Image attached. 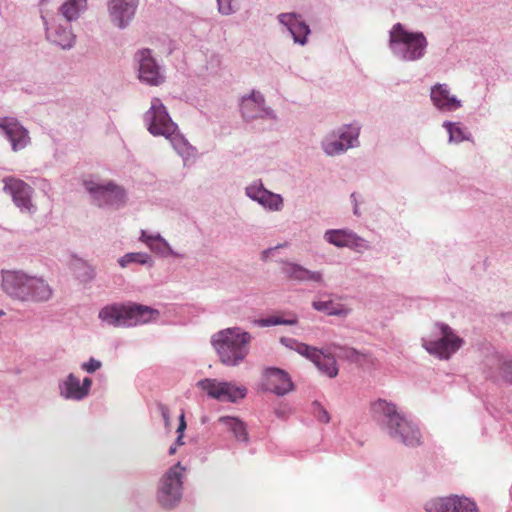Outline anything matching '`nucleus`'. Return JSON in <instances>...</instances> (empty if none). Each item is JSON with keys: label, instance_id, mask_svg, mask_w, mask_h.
<instances>
[{"label": "nucleus", "instance_id": "nucleus-13", "mask_svg": "<svg viewBox=\"0 0 512 512\" xmlns=\"http://www.w3.org/2000/svg\"><path fill=\"white\" fill-rule=\"evenodd\" d=\"M262 388L276 395H284L293 390V383L288 375L279 368H267L263 373Z\"/></svg>", "mask_w": 512, "mask_h": 512}, {"label": "nucleus", "instance_id": "nucleus-30", "mask_svg": "<svg viewBox=\"0 0 512 512\" xmlns=\"http://www.w3.org/2000/svg\"><path fill=\"white\" fill-rule=\"evenodd\" d=\"M71 268L80 282L86 283L94 278V269L81 259H75L71 264Z\"/></svg>", "mask_w": 512, "mask_h": 512}, {"label": "nucleus", "instance_id": "nucleus-4", "mask_svg": "<svg viewBox=\"0 0 512 512\" xmlns=\"http://www.w3.org/2000/svg\"><path fill=\"white\" fill-rule=\"evenodd\" d=\"M159 312L148 306L131 303L128 305L113 304L102 308L99 318L115 326H136L155 321Z\"/></svg>", "mask_w": 512, "mask_h": 512}, {"label": "nucleus", "instance_id": "nucleus-27", "mask_svg": "<svg viewBox=\"0 0 512 512\" xmlns=\"http://www.w3.org/2000/svg\"><path fill=\"white\" fill-rule=\"evenodd\" d=\"M87 0H67L60 7L61 15L64 21L71 22L79 17L80 13L86 9Z\"/></svg>", "mask_w": 512, "mask_h": 512}, {"label": "nucleus", "instance_id": "nucleus-17", "mask_svg": "<svg viewBox=\"0 0 512 512\" xmlns=\"http://www.w3.org/2000/svg\"><path fill=\"white\" fill-rule=\"evenodd\" d=\"M325 239L337 247H349L358 252L369 248L364 239L349 230H329L325 233Z\"/></svg>", "mask_w": 512, "mask_h": 512}, {"label": "nucleus", "instance_id": "nucleus-24", "mask_svg": "<svg viewBox=\"0 0 512 512\" xmlns=\"http://www.w3.org/2000/svg\"><path fill=\"white\" fill-rule=\"evenodd\" d=\"M283 273L290 280L321 282L322 274L319 271H310L307 268L292 262H286L282 268Z\"/></svg>", "mask_w": 512, "mask_h": 512}, {"label": "nucleus", "instance_id": "nucleus-21", "mask_svg": "<svg viewBox=\"0 0 512 512\" xmlns=\"http://www.w3.org/2000/svg\"><path fill=\"white\" fill-rule=\"evenodd\" d=\"M91 385L92 380L90 378L85 377L81 383L79 378L71 373L63 382L62 394L68 399L81 400L89 394Z\"/></svg>", "mask_w": 512, "mask_h": 512}, {"label": "nucleus", "instance_id": "nucleus-40", "mask_svg": "<svg viewBox=\"0 0 512 512\" xmlns=\"http://www.w3.org/2000/svg\"><path fill=\"white\" fill-rule=\"evenodd\" d=\"M314 413L317 419L323 423H328L330 420V416L328 412L320 405H316L314 409Z\"/></svg>", "mask_w": 512, "mask_h": 512}, {"label": "nucleus", "instance_id": "nucleus-8", "mask_svg": "<svg viewBox=\"0 0 512 512\" xmlns=\"http://www.w3.org/2000/svg\"><path fill=\"white\" fill-rule=\"evenodd\" d=\"M390 43H401L406 46L404 59L416 60L424 55L427 45L426 38L422 33H410L400 23L393 26L390 32Z\"/></svg>", "mask_w": 512, "mask_h": 512}, {"label": "nucleus", "instance_id": "nucleus-29", "mask_svg": "<svg viewBox=\"0 0 512 512\" xmlns=\"http://www.w3.org/2000/svg\"><path fill=\"white\" fill-rule=\"evenodd\" d=\"M314 309L322 311L327 315L346 316L350 310L343 305L336 304L332 300L328 301H314L312 303Z\"/></svg>", "mask_w": 512, "mask_h": 512}, {"label": "nucleus", "instance_id": "nucleus-14", "mask_svg": "<svg viewBox=\"0 0 512 512\" xmlns=\"http://www.w3.org/2000/svg\"><path fill=\"white\" fill-rule=\"evenodd\" d=\"M138 0H108V13L111 22L124 28L133 19Z\"/></svg>", "mask_w": 512, "mask_h": 512}, {"label": "nucleus", "instance_id": "nucleus-2", "mask_svg": "<svg viewBox=\"0 0 512 512\" xmlns=\"http://www.w3.org/2000/svg\"><path fill=\"white\" fill-rule=\"evenodd\" d=\"M2 288L11 298L22 302L47 301L52 296V289L42 278L15 271L3 274Z\"/></svg>", "mask_w": 512, "mask_h": 512}, {"label": "nucleus", "instance_id": "nucleus-32", "mask_svg": "<svg viewBox=\"0 0 512 512\" xmlns=\"http://www.w3.org/2000/svg\"><path fill=\"white\" fill-rule=\"evenodd\" d=\"M258 203L270 210L278 211L283 206V199L280 195L265 190V192H262Z\"/></svg>", "mask_w": 512, "mask_h": 512}, {"label": "nucleus", "instance_id": "nucleus-42", "mask_svg": "<svg viewBox=\"0 0 512 512\" xmlns=\"http://www.w3.org/2000/svg\"><path fill=\"white\" fill-rule=\"evenodd\" d=\"M278 247H275V248H272V249H268V250H265L263 252V257H268V254H270L273 250L277 249Z\"/></svg>", "mask_w": 512, "mask_h": 512}, {"label": "nucleus", "instance_id": "nucleus-33", "mask_svg": "<svg viewBox=\"0 0 512 512\" xmlns=\"http://www.w3.org/2000/svg\"><path fill=\"white\" fill-rule=\"evenodd\" d=\"M149 255L146 253H127L118 260L121 267H126L130 263L146 264L149 260Z\"/></svg>", "mask_w": 512, "mask_h": 512}, {"label": "nucleus", "instance_id": "nucleus-18", "mask_svg": "<svg viewBox=\"0 0 512 512\" xmlns=\"http://www.w3.org/2000/svg\"><path fill=\"white\" fill-rule=\"evenodd\" d=\"M70 22L65 21L62 23H48L46 24L47 38L54 44L63 49L71 48L75 42V36L70 29Z\"/></svg>", "mask_w": 512, "mask_h": 512}, {"label": "nucleus", "instance_id": "nucleus-35", "mask_svg": "<svg viewBox=\"0 0 512 512\" xmlns=\"http://www.w3.org/2000/svg\"><path fill=\"white\" fill-rule=\"evenodd\" d=\"M444 126L449 133V139L451 142H460L464 139V134L460 127L452 123H446Z\"/></svg>", "mask_w": 512, "mask_h": 512}, {"label": "nucleus", "instance_id": "nucleus-23", "mask_svg": "<svg viewBox=\"0 0 512 512\" xmlns=\"http://www.w3.org/2000/svg\"><path fill=\"white\" fill-rule=\"evenodd\" d=\"M279 21L287 26L295 42L302 45L306 43V37L310 33L309 27L303 21H300L295 14H280Z\"/></svg>", "mask_w": 512, "mask_h": 512}, {"label": "nucleus", "instance_id": "nucleus-28", "mask_svg": "<svg viewBox=\"0 0 512 512\" xmlns=\"http://www.w3.org/2000/svg\"><path fill=\"white\" fill-rule=\"evenodd\" d=\"M219 422L224 424L238 441H248V432L241 420L230 416H222L219 418Z\"/></svg>", "mask_w": 512, "mask_h": 512}, {"label": "nucleus", "instance_id": "nucleus-7", "mask_svg": "<svg viewBox=\"0 0 512 512\" xmlns=\"http://www.w3.org/2000/svg\"><path fill=\"white\" fill-rule=\"evenodd\" d=\"M197 386L209 397L222 402H236L246 396L245 387H240L232 382L218 381L217 379L205 378L197 383Z\"/></svg>", "mask_w": 512, "mask_h": 512}, {"label": "nucleus", "instance_id": "nucleus-1", "mask_svg": "<svg viewBox=\"0 0 512 512\" xmlns=\"http://www.w3.org/2000/svg\"><path fill=\"white\" fill-rule=\"evenodd\" d=\"M371 411L375 418L383 419L392 438L400 440L407 446L420 444L419 429L398 412L395 404L378 399L371 404Z\"/></svg>", "mask_w": 512, "mask_h": 512}, {"label": "nucleus", "instance_id": "nucleus-38", "mask_svg": "<svg viewBox=\"0 0 512 512\" xmlns=\"http://www.w3.org/2000/svg\"><path fill=\"white\" fill-rule=\"evenodd\" d=\"M102 367L101 361L90 358L87 362L82 363L81 368L88 373H94Z\"/></svg>", "mask_w": 512, "mask_h": 512}, {"label": "nucleus", "instance_id": "nucleus-31", "mask_svg": "<svg viewBox=\"0 0 512 512\" xmlns=\"http://www.w3.org/2000/svg\"><path fill=\"white\" fill-rule=\"evenodd\" d=\"M493 367L498 371L499 378L512 385V359L495 358Z\"/></svg>", "mask_w": 512, "mask_h": 512}, {"label": "nucleus", "instance_id": "nucleus-12", "mask_svg": "<svg viewBox=\"0 0 512 512\" xmlns=\"http://www.w3.org/2000/svg\"><path fill=\"white\" fill-rule=\"evenodd\" d=\"M295 349L299 354L310 359L328 377L333 378L338 374L336 360L331 354L324 353L304 343H296Z\"/></svg>", "mask_w": 512, "mask_h": 512}, {"label": "nucleus", "instance_id": "nucleus-6", "mask_svg": "<svg viewBox=\"0 0 512 512\" xmlns=\"http://www.w3.org/2000/svg\"><path fill=\"white\" fill-rule=\"evenodd\" d=\"M184 471L185 468L178 462L163 476L158 491V500L164 508H172L180 501Z\"/></svg>", "mask_w": 512, "mask_h": 512}, {"label": "nucleus", "instance_id": "nucleus-16", "mask_svg": "<svg viewBox=\"0 0 512 512\" xmlns=\"http://www.w3.org/2000/svg\"><path fill=\"white\" fill-rule=\"evenodd\" d=\"M4 184V189L11 194L18 207L27 211L32 210V188L27 183L14 177H8L4 179Z\"/></svg>", "mask_w": 512, "mask_h": 512}, {"label": "nucleus", "instance_id": "nucleus-19", "mask_svg": "<svg viewBox=\"0 0 512 512\" xmlns=\"http://www.w3.org/2000/svg\"><path fill=\"white\" fill-rule=\"evenodd\" d=\"M358 136L359 129L349 126L339 135L340 140L325 139L323 142L324 151L330 156L342 153L353 146V141H357Z\"/></svg>", "mask_w": 512, "mask_h": 512}, {"label": "nucleus", "instance_id": "nucleus-3", "mask_svg": "<svg viewBox=\"0 0 512 512\" xmlns=\"http://www.w3.org/2000/svg\"><path fill=\"white\" fill-rule=\"evenodd\" d=\"M250 341L251 335L238 327L221 330L211 338L221 363L227 366H236L244 360Z\"/></svg>", "mask_w": 512, "mask_h": 512}, {"label": "nucleus", "instance_id": "nucleus-25", "mask_svg": "<svg viewBox=\"0 0 512 512\" xmlns=\"http://www.w3.org/2000/svg\"><path fill=\"white\" fill-rule=\"evenodd\" d=\"M431 99L436 107L442 110H456L461 106L459 100L451 96L446 85L437 84L431 89Z\"/></svg>", "mask_w": 512, "mask_h": 512}, {"label": "nucleus", "instance_id": "nucleus-43", "mask_svg": "<svg viewBox=\"0 0 512 512\" xmlns=\"http://www.w3.org/2000/svg\"><path fill=\"white\" fill-rule=\"evenodd\" d=\"M175 452H176V447L175 446H171L170 449H169V454L173 455V454H175Z\"/></svg>", "mask_w": 512, "mask_h": 512}, {"label": "nucleus", "instance_id": "nucleus-5", "mask_svg": "<svg viewBox=\"0 0 512 512\" xmlns=\"http://www.w3.org/2000/svg\"><path fill=\"white\" fill-rule=\"evenodd\" d=\"M144 121L148 131L154 136H164L175 145L177 137L174 136L177 125L172 121L166 107L159 98H153L151 107L144 114Z\"/></svg>", "mask_w": 512, "mask_h": 512}, {"label": "nucleus", "instance_id": "nucleus-10", "mask_svg": "<svg viewBox=\"0 0 512 512\" xmlns=\"http://www.w3.org/2000/svg\"><path fill=\"white\" fill-rule=\"evenodd\" d=\"M84 186L92 194L98 206L119 205L125 200V192L112 183L100 184L92 179L85 180Z\"/></svg>", "mask_w": 512, "mask_h": 512}, {"label": "nucleus", "instance_id": "nucleus-15", "mask_svg": "<svg viewBox=\"0 0 512 512\" xmlns=\"http://www.w3.org/2000/svg\"><path fill=\"white\" fill-rule=\"evenodd\" d=\"M136 57L139 62V78L149 85H159L164 81V76L160 73L159 66L151 56L149 49L140 50Z\"/></svg>", "mask_w": 512, "mask_h": 512}, {"label": "nucleus", "instance_id": "nucleus-11", "mask_svg": "<svg viewBox=\"0 0 512 512\" xmlns=\"http://www.w3.org/2000/svg\"><path fill=\"white\" fill-rule=\"evenodd\" d=\"M427 512H476L477 506L469 498L451 495L432 499L426 504Z\"/></svg>", "mask_w": 512, "mask_h": 512}, {"label": "nucleus", "instance_id": "nucleus-39", "mask_svg": "<svg viewBox=\"0 0 512 512\" xmlns=\"http://www.w3.org/2000/svg\"><path fill=\"white\" fill-rule=\"evenodd\" d=\"M186 429V421H185V414L182 412L179 417V425L177 428L178 438H177V444L183 445L182 438H183V432Z\"/></svg>", "mask_w": 512, "mask_h": 512}, {"label": "nucleus", "instance_id": "nucleus-20", "mask_svg": "<svg viewBox=\"0 0 512 512\" xmlns=\"http://www.w3.org/2000/svg\"><path fill=\"white\" fill-rule=\"evenodd\" d=\"M0 127L4 130L14 151L22 149L28 144V131L18 122L13 119L4 118L0 121Z\"/></svg>", "mask_w": 512, "mask_h": 512}, {"label": "nucleus", "instance_id": "nucleus-26", "mask_svg": "<svg viewBox=\"0 0 512 512\" xmlns=\"http://www.w3.org/2000/svg\"><path fill=\"white\" fill-rule=\"evenodd\" d=\"M140 240L147 244L149 248L156 253H167L170 255H176L171 249L165 239L160 234L148 235L146 231L142 230Z\"/></svg>", "mask_w": 512, "mask_h": 512}, {"label": "nucleus", "instance_id": "nucleus-22", "mask_svg": "<svg viewBox=\"0 0 512 512\" xmlns=\"http://www.w3.org/2000/svg\"><path fill=\"white\" fill-rule=\"evenodd\" d=\"M264 104L263 95L260 92L252 91L249 96L242 99L241 111L243 116L247 119L262 117L266 112Z\"/></svg>", "mask_w": 512, "mask_h": 512}, {"label": "nucleus", "instance_id": "nucleus-9", "mask_svg": "<svg viewBox=\"0 0 512 512\" xmlns=\"http://www.w3.org/2000/svg\"><path fill=\"white\" fill-rule=\"evenodd\" d=\"M438 326L441 337L437 340L425 341L424 347L430 354L441 359H449L452 354L462 347L464 341L447 324H439Z\"/></svg>", "mask_w": 512, "mask_h": 512}, {"label": "nucleus", "instance_id": "nucleus-36", "mask_svg": "<svg viewBox=\"0 0 512 512\" xmlns=\"http://www.w3.org/2000/svg\"><path fill=\"white\" fill-rule=\"evenodd\" d=\"M217 1H218V6H219V11L222 14H226V15L235 11V9L238 6V0H217Z\"/></svg>", "mask_w": 512, "mask_h": 512}, {"label": "nucleus", "instance_id": "nucleus-41", "mask_svg": "<svg viewBox=\"0 0 512 512\" xmlns=\"http://www.w3.org/2000/svg\"><path fill=\"white\" fill-rule=\"evenodd\" d=\"M159 410L161 412V415L163 417L165 426L168 427L170 425V415H169V408L164 404H159Z\"/></svg>", "mask_w": 512, "mask_h": 512}, {"label": "nucleus", "instance_id": "nucleus-37", "mask_svg": "<svg viewBox=\"0 0 512 512\" xmlns=\"http://www.w3.org/2000/svg\"><path fill=\"white\" fill-rule=\"evenodd\" d=\"M265 190L266 189L263 187L262 184L250 185L249 187L246 188V194L251 199L259 202V200L261 198V195H262V192H265Z\"/></svg>", "mask_w": 512, "mask_h": 512}, {"label": "nucleus", "instance_id": "nucleus-34", "mask_svg": "<svg viewBox=\"0 0 512 512\" xmlns=\"http://www.w3.org/2000/svg\"><path fill=\"white\" fill-rule=\"evenodd\" d=\"M296 322H297L296 318L284 320L278 316H271V317H268L265 319H260L256 323L259 326L267 327V326H274V325H279V324L294 325V324H296Z\"/></svg>", "mask_w": 512, "mask_h": 512}]
</instances>
